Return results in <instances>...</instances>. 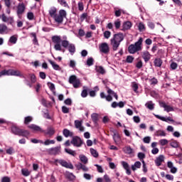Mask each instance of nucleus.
Returning <instances> with one entry per match:
<instances>
[{"label":"nucleus","instance_id":"nucleus-40","mask_svg":"<svg viewBox=\"0 0 182 182\" xmlns=\"http://www.w3.org/2000/svg\"><path fill=\"white\" fill-rule=\"evenodd\" d=\"M31 36L33 38V43H34V45H38V38H36V33H31Z\"/></svg>","mask_w":182,"mask_h":182},{"label":"nucleus","instance_id":"nucleus-54","mask_svg":"<svg viewBox=\"0 0 182 182\" xmlns=\"http://www.w3.org/2000/svg\"><path fill=\"white\" fill-rule=\"evenodd\" d=\"M61 109H62V112H63L65 114L69 113V108H68V107H66V106H63Z\"/></svg>","mask_w":182,"mask_h":182},{"label":"nucleus","instance_id":"nucleus-58","mask_svg":"<svg viewBox=\"0 0 182 182\" xmlns=\"http://www.w3.org/2000/svg\"><path fill=\"white\" fill-rule=\"evenodd\" d=\"M31 143H33L34 144H36L38 143H41L42 144H43V141L36 139H31Z\"/></svg>","mask_w":182,"mask_h":182},{"label":"nucleus","instance_id":"nucleus-30","mask_svg":"<svg viewBox=\"0 0 182 182\" xmlns=\"http://www.w3.org/2000/svg\"><path fill=\"white\" fill-rule=\"evenodd\" d=\"M90 151L92 156H94L95 159H97V157H99V153L97 152V151H96V149L90 148Z\"/></svg>","mask_w":182,"mask_h":182},{"label":"nucleus","instance_id":"nucleus-8","mask_svg":"<svg viewBox=\"0 0 182 182\" xmlns=\"http://www.w3.org/2000/svg\"><path fill=\"white\" fill-rule=\"evenodd\" d=\"M69 83L73 85L75 89L80 87V79L77 78L76 75H71L69 77Z\"/></svg>","mask_w":182,"mask_h":182},{"label":"nucleus","instance_id":"nucleus-22","mask_svg":"<svg viewBox=\"0 0 182 182\" xmlns=\"http://www.w3.org/2000/svg\"><path fill=\"white\" fill-rule=\"evenodd\" d=\"M154 65L156 68H161V65H163V60H161V58H155L154 60Z\"/></svg>","mask_w":182,"mask_h":182},{"label":"nucleus","instance_id":"nucleus-49","mask_svg":"<svg viewBox=\"0 0 182 182\" xmlns=\"http://www.w3.org/2000/svg\"><path fill=\"white\" fill-rule=\"evenodd\" d=\"M159 143H160L161 146H166V144H168V140L161 139V140H159Z\"/></svg>","mask_w":182,"mask_h":182},{"label":"nucleus","instance_id":"nucleus-52","mask_svg":"<svg viewBox=\"0 0 182 182\" xmlns=\"http://www.w3.org/2000/svg\"><path fill=\"white\" fill-rule=\"evenodd\" d=\"M21 173L23 176H25V177H28V176H29L30 174L29 171H28V169H22Z\"/></svg>","mask_w":182,"mask_h":182},{"label":"nucleus","instance_id":"nucleus-31","mask_svg":"<svg viewBox=\"0 0 182 182\" xmlns=\"http://www.w3.org/2000/svg\"><path fill=\"white\" fill-rule=\"evenodd\" d=\"M65 153H68V154H70V156H73L75 157L76 156V151L70 149H65Z\"/></svg>","mask_w":182,"mask_h":182},{"label":"nucleus","instance_id":"nucleus-32","mask_svg":"<svg viewBox=\"0 0 182 182\" xmlns=\"http://www.w3.org/2000/svg\"><path fill=\"white\" fill-rule=\"evenodd\" d=\"M31 83H36V75L33 73L28 74Z\"/></svg>","mask_w":182,"mask_h":182},{"label":"nucleus","instance_id":"nucleus-3","mask_svg":"<svg viewBox=\"0 0 182 182\" xmlns=\"http://www.w3.org/2000/svg\"><path fill=\"white\" fill-rule=\"evenodd\" d=\"M123 39H124V36L122 33L113 36V38L110 40V45L112 47V50L116 51L119 49L120 43H122Z\"/></svg>","mask_w":182,"mask_h":182},{"label":"nucleus","instance_id":"nucleus-4","mask_svg":"<svg viewBox=\"0 0 182 182\" xmlns=\"http://www.w3.org/2000/svg\"><path fill=\"white\" fill-rule=\"evenodd\" d=\"M1 76H18V77L25 78V75L21 73V71H19L18 70H14V69L1 70L0 72V77Z\"/></svg>","mask_w":182,"mask_h":182},{"label":"nucleus","instance_id":"nucleus-6","mask_svg":"<svg viewBox=\"0 0 182 182\" xmlns=\"http://www.w3.org/2000/svg\"><path fill=\"white\" fill-rule=\"evenodd\" d=\"M11 132L14 134H16V136H21L22 137H26V139H28V136L31 134L29 131L21 129L18 127H15V126L11 127Z\"/></svg>","mask_w":182,"mask_h":182},{"label":"nucleus","instance_id":"nucleus-53","mask_svg":"<svg viewBox=\"0 0 182 182\" xmlns=\"http://www.w3.org/2000/svg\"><path fill=\"white\" fill-rule=\"evenodd\" d=\"M82 97H87V89H83L81 92Z\"/></svg>","mask_w":182,"mask_h":182},{"label":"nucleus","instance_id":"nucleus-33","mask_svg":"<svg viewBox=\"0 0 182 182\" xmlns=\"http://www.w3.org/2000/svg\"><path fill=\"white\" fill-rule=\"evenodd\" d=\"M27 19H28V21H33V19H35V15L32 11L27 13Z\"/></svg>","mask_w":182,"mask_h":182},{"label":"nucleus","instance_id":"nucleus-55","mask_svg":"<svg viewBox=\"0 0 182 182\" xmlns=\"http://www.w3.org/2000/svg\"><path fill=\"white\" fill-rule=\"evenodd\" d=\"M151 82V85H157L159 83V80L156 77H153L152 79L149 80Z\"/></svg>","mask_w":182,"mask_h":182},{"label":"nucleus","instance_id":"nucleus-36","mask_svg":"<svg viewBox=\"0 0 182 182\" xmlns=\"http://www.w3.org/2000/svg\"><path fill=\"white\" fill-rule=\"evenodd\" d=\"M32 120H33V118H32V117L31 116L26 117L24 118V124H29V123H31Z\"/></svg>","mask_w":182,"mask_h":182},{"label":"nucleus","instance_id":"nucleus-60","mask_svg":"<svg viewBox=\"0 0 182 182\" xmlns=\"http://www.w3.org/2000/svg\"><path fill=\"white\" fill-rule=\"evenodd\" d=\"M114 23L116 29H119L120 28V25H121L120 20H117L116 21H114Z\"/></svg>","mask_w":182,"mask_h":182},{"label":"nucleus","instance_id":"nucleus-59","mask_svg":"<svg viewBox=\"0 0 182 182\" xmlns=\"http://www.w3.org/2000/svg\"><path fill=\"white\" fill-rule=\"evenodd\" d=\"M178 65L176 63H172L171 64V69H172V70H176V69H177Z\"/></svg>","mask_w":182,"mask_h":182},{"label":"nucleus","instance_id":"nucleus-24","mask_svg":"<svg viewBox=\"0 0 182 182\" xmlns=\"http://www.w3.org/2000/svg\"><path fill=\"white\" fill-rule=\"evenodd\" d=\"M63 134L64 136L65 137H73V132H70L69 129H64L63 130Z\"/></svg>","mask_w":182,"mask_h":182},{"label":"nucleus","instance_id":"nucleus-39","mask_svg":"<svg viewBox=\"0 0 182 182\" xmlns=\"http://www.w3.org/2000/svg\"><path fill=\"white\" fill-rule=\"evenodd\" d=\"M95 63V60L93 58L90 57L87 58V66H93V64Z\"/></svg>","mask_w":182,"mask_h":182},{"label":"nucleus","instance_id":"nucleus-26","mask_svg":"<svg viewBox=\"0 0 182 182\" xmlns=\"http://www.w3.org/2000/svg\"><path fill=\"white\" fill-rule=\"evenodd\" d=\"M155 135L157 136V137H166V134L164 130H158L155 132Z\"/></svg>","mask_w":182,"mask_h":182},{"label":"nucleus","instance_id":"nucleus-11","mask_svg":"<svg viewBox=\"0 0 182 182\" xmlns=\"http://www.w3.org/2000/svg\"><path fill=\"white\" fill-rule=\"evenodd\" d=\"M61 149L62 148L60 146L50 148L48 150V153L50 154V156H59V154L61 153Z\"/></svg>","mask_w":182,"mask_h":182},{"label":"nucleus","instance_id":"nucleus-35","mask_svg":"<svg viewBox=\"0 0 182 182\" xmlns=\"http://www.w3.org/2000/svg\"><path fill=\"white\" fill-rule=\"evenodd\" d=\"M9 42H10V43H13L14 45H15V43L18 42V38H16V36H12L10 37Z\"/></svg>","mask_w":182,"mask_h":182},{"label":"nucleus","instance_id":"nucleus-57","mask_svg":"<svg viewBox=\"0 0 182 182\" xmlns=\"http://www.w3.org/2000/svg\"><path fill=\"white\" fill-rule=\"evenodd\" d=\"M23 79H24V82L26 84L27 86H28L29 87H32V82L28 81V79H26V77H23Z\"/></svg>","mask_w":182,"mask_h":182},{"label":"nucleus","instance_id":"nucleus-1","mask_svg":"<svg viewBox=\"0 0 182 182\" xmlns=\"http://www.w3.org/2000/svg\"><path fill=\"white\" fill-rule=\"evenodd\" d=\"M51 41L53 43L55 44L54 49L55 50H62L63 46V48H65V49L68 48V51L72 55H73V53L76 52V47L75 46V44L69 43V41H68V37L66 36H64L63 37V40L60 36H53L51 38Z\"/></svg>","mask_w":182,"mask_h":182},{"label":"nucleus","instance_id":"nucleus-10","mask_svg":"<svg viewBox=\"0 0 182 182\" xmlns=\"http://www.w3.org/2000/svg\"><path fill=\"white\" fill-rule=\"evenodd\" d=\"M70 144L74 146V147H82L83 144V140L77 136H73Z\"/></svg>","mask_w":182,"mask_h":182},{"label":"nucleus","instance_id":"nucleus-20","mask_svg":"<svg viewBox=\"0 0 182 182\" xmlns=\"http://www.w3.org/2000/svg\"><path fill=\"white\" fill-rule=\"evenodd\" d=\"M75 126L76 129H78L80 130V132H85V127H82V122L79 120H75Z\"/></svg>","mask_w":182,"mask_h":182},{"label":"nucleus","instance_id":"nucleus-42","mask_svg":"<svg viewBox=\"0 0 182 182\" xmlns=\"http://www.w3.org/2000/svg\"><path fill=\"white\" fill-rule=\"evenodd\" d=\"M43 144L45 146H49V144H55V140L46 139Z\"/></svg>","mask_w":182,"mask_h":182},{"label":"nucleus","instance_id":"nucleus-62","mask_svg":"<svg viewBox=\"0 0 182 182\" xmlns=\"http://www.w3.org/2000/svg\"><path fill=\"white\" fill-rule=\"evenodd\" d=\"M1 182H11V178L8 176H4L1 179Z\"/></svg>","mask_w":182,"mask_h":182},{"label":"nucleus","instance_id":"nucleus-16","mask_svg":"<svg viewBox=\"0 0 182 182\" xmlns=\"http://www.w3.org/2000/svg\"><path fill=\"white\" fill-rule=\"evenodd\" d=\"M122 166L124 167V170H126V173L128 176L132 174V171L130 170V166L126 161H122Z\"/></svg>","mask_w":182,"mask_h":182},{"label":"nucleus","instance_id":"nucleus-44","mask_svg":"<svg viewBox=\"0 0 182 182\" xmlns=\"http://www.w3.org/2000/svg\"><path fill=\"white\" fill-rule=\"evenodd\" d=\"M113 139L115 143H119V141H120V136H119V134L114 133L113 135Z\"/></svg>","mask_w":182,"mask_h":182},{"label":"nucleus","instance_id":"nucleus-21","mask_svg":"<svg viewBox=\"0 0 182 182\" xmlns=\"http://www.w3.org/2000/svg\"><path fill=\"white\" fill-rule=\"evenodd\" d=\"M130 28H132V22L126 21V22H124V23L122 25V31H129V29H130Z\"/></svg>","mask_w":182,"mask_h":182},{"label":"nucleus","instance_id":"nucleus-61","mask_svg":"<svg viewBox=\"0 0 182 182\" xmlns=\"http://www.w3.org/2000/svg\"><path fill=\"white\" fill-rule=\"evenodd\" d=\"M6 153L7 154H14V148L10 147L9 149H6Z\"/></svg>","mask_w":182,"mask_h":182},{"label":"nucleus","instance_id":"nucleus-23","mask_svg":"<svg viewBox=\"0 0 182 182\" xmlns=\"http://www.w3.org/2000/svg\"><path fill=\"white\" fill-rule=\"evenodd\" d=\"M8 33V26L5 24H0V35Z\"/></svg>","mask_w":182,"mask_h":182},{"label":"nucleus","instance_id":"nucleus-41","mask_svg":"<svg viewBox=\"0 0 182 182\" xmlns=\"http://www.w3.org/2000/svg\"><path fill=\"white\" fill-rule=\"evenodd\" d=\"M97 72L98 73H100L101 75H105V73H106V71L105 70V68H103L102 66H98L97 68Z\"/></svg>","mask_w":182,"mask_h":182},{"label":"nucleus","instance_id":"nucleus-37","mask_svg":"<svg viewBox=\"0 0 182 182\" xmlns=\"http://www.w3.org/2000/svg\"><path fill=\"white\" fill-rule=\"evenodd\" d=\"M124 151L127 154H132V153H133V149H132L130 146H127L124 148Z\"/></svg>","mask_w":182,"mask_h":182},{"label":"nucleus","instance_id":"nucleus-51","mask_svg":"<svg viewBox=\"0 0 182 182\" xmlns=\"http://www.w3.org/2000/svg\"><path fill=\"white\" fill-rule=\"evenodd\" d=\"M136 68L137 69H141V68H143V61H138L137 63L136 64Z\"/></svg>","mask_w":182,"mask_h":182},{"label":"nucleus","instance_id":"nucleus-25","mask_svg":"<svg viewBox=\"0 0 182 182\" xmlns=\"http://www.w3.org/2000/svg\"><path fill=\"white\" fill-rule=\"evenodd\" d=\"M140 167H141V162L138 161L132 166V170L133 171H136V168H140Z\"/></svg>","mask_w":182,"mask_h":182},{"label":"nucleus","instance_id":"nucleus-15","mask_svg":"<svg viewBox=\"0 0 182 182\" xmlns=\"http://www.w3.org/2000/svg\"><path fill=\"white\" fill-rule=\"evenodd\" d=\"M55 128L49 127L46 130H43L42 133H44L47 136H53L55 134Z\"/></svg>","mask_w":182,"mask_h":182},{"label":"nucleus","instance_id":"nucleus-50","mask_svg":"<svg viewBox=\"0 0 182 182\" xmlns=\"http://www.w3.org/2000/svg\"><path fill=\"white\" fill-rule=\"evenodd\" d=\"M151 141V138L150 136H145L143 139L144 143H146V144H149V143H150Z\"/></svg>","mask_w":182,"mask_h":182},{"label":"nucleus","instance_id":"nucleus-45","mask_svg":"<svg viewBox=\"0 0 182 182\" xmlns=\"http://www.w3.org/2000/svg\"><path fill=\"white\" fill-rule=\"evenodd\" d=\"M138 158L139 159V160H141V161H143V160L146 159V154H144V153L143 152H139L138 153Z\"/></svg>","mask_w":182,"mask_h":182},{"label":"nucleus","instance_id":"nucleus-18","mask_svg":"<svg viewBox=\"0 0 182 182\" xmlns=\"http://www.w3.org/2000/svg\"><path fill=\"white\" fill-rule=\"evenodd\" d=\"M163 161H164V156L159 155L155 159L156 166H157L158 167H160V166H161V163H163Z\"/></svg>","mask_w":182,"mask_h":182},{"label":"nucleus","instance_id":"nucleus-38","mask_svg":"<svg viewBox=\"0 0 182 182\" xmlns=\"http://www.w3.org/2000/svg\"><path fill=\"white\" fill-rule=\"evenodd\" d=\"M58 2L62 6H64V8H69V5L65 0H58Z\"/></svg>","mask_w":182,"mask_h":182},{"label":"nucleus","instance_id":"nucleus-2","mask_svg":"<svg viewBox=\"0 0 182 182\" xmlns=\"http://www.w3.org/2000/svg\"><path fill=\"white\" fill-rule=\"evenodd\" d=\"M48 12L50 16H51V18L54 19L55 22L58 24L63 23V19H65L68 15L66 11L63 9H60L58 14H56L58 9L55 7H51Z\"/></svg>","mask_w":182,"mask_h":182},{"label":"nucleus","instance_id":"nucleus-19","mask_svg":"<svg viewBox=\"0 0 182 182\" xmlns=\"http://www.w3.org/2000/svg\"><path fill=\"white\" fill-rule=\"evenodd\" d=\"M155 117H156V119H159V120H161L162 122H174V120H173L171 119V117H168L167 118L164 117H161L159 114H154Z\"/></svg>","mask_w":182,"mask_h":182},{"label":"nucleus","instance_id":"nucleus-12","mask_svg":"<svg viewBox=\"0 0 182 182\" xmlns=\"http://www.w3.org/2000/svg\"><path fill=\"white\" fill-rule=\"evenodd\" d=\"M25 9H26V6H25V4L19 3L17 6V11H16V14H17L18 16H20L21 15L24 14Z\"/></svg>","mask_w":182,"mask_h":182},{"label":"nucleus","instance_id":"nucleus-7","mask_svg":"<svg viewBox=\"0 0 182 182\" xmlns=\"http://www.w3.org/2000/svg\"><path fill=\"white\" fill-rule=\"evenodd\" d=\"M58 163H59L62 167L73 170V164H72V163H68V161H65L64 159H55L54 164L58 166Z\"/></svg>","mask_w":182,"mask_h":182},{"label":"nucleus","instance_id":"nucleus-56","mask_svg":"<svg viewBox=\"0 0 182 182\" xmlns=\"http://www.w3.org/2000/svg\"><path fill=\"white\" fill-rule=\"evenodd\" d=\"M65 105L67 106H72V100L70 98H68L64 101Z\"/></svg>","mask_w":182,"mask_h":182},{"label":"nucleus","instance_id":"nucleus-28","mask_svg":"<svg viewBox=\"0 0 182 182\" xmlns=\"http://www.w3.org/2000/svg\"><path fill=\"white\" fill-rule=\"evenodd\" d=\"M80 160L81 161V163L84 164H87L89 159H87V157H86V156L85 155H80L79 156Z\"/></svg>","mask_w":182,"mask_h":182},{"label":"nucleus","instance_id":"nucleus-43","mask_svg":"<svg viewBox=\"0 0 182 182\" xmlns=\"http://www.w3.org/2000/svg\"><path fill=\"white\" fill-rule=\"evenodd\" d=\"M133 60H134V57L132 55H128L126 59L127 63H133Z\"/></svg>","mask_w":182,"mask_h":182},{"label":"nucleus","instance_id":"nucleus-29","mask_svg":"<svg viewBox=\"0 0 182 182\" xmlns=\"http://www.w3.org/2000/svg\"><path fill=\"white\" fill-rule=\"evenodd\" d=\"M91 119L92 122L95 123V124H97V122L99 121V116L97 113H93L91 115Z\"/></svg>","mask_w":182,"mask_h":182},{"label":"nucleus","instance_id":"nucleus-48","mask_svg":"<svg viewBox=\"0 0 182 182\" xmlns=\"http://www.w3.org/2000/svg\"><path fill=\"white\" fill-rule=\"evenodd\" d=\"M111 35H112V33L109 31H106L104 32V38H105V39H109Z\"/></svg>","mask_w":182,"mask_h":182},{"label":"nucleus","instance_id":"nucleus-14","mask_svg":"<svg viewBox=\"0 0 182 182\" xmlns=\"http://www.w3.org/2000/svg\"><path fill=\"white\" fill-rule=\"evenodd\" d=\"M142 58L144 59L145 63H147L150 59H151V54L147 50L142 53Z\"/></svg>","mask_w":182,"mask_h":182},{"label":"nucleus","instance_id":"nucleus-47","mask_svg":"<svg viewBox=\"0 0 182 182\" xmlns=\"http://www.w3.org/2000/svg\"><path fill=\"white\" fill-rule=\"evenodd\" d=\"M132 89L135 93H137V90H139V85L136 82L132 83Z\"/></svg>","mask_w":182,"mask_h":182},{"label":"nucleus","instance_id":"nucleus-5","mask_svg":"<svg viewBox=\"0 0 182 182\" xmlns=\"http://www.w3.org/2000/svg\"><path fill=\"white\" fill-rule=\"evenodd\" d=\"M141 43H143V38H139V41L136 42L134 44H131L128 47V52L129 53H136V52H139L141 50Z\"/></svg>","mask_w":182,"mask_h":182},{"label":"nucleus","instance_id":"nucleus-13","mask_svg":"<svg viewBox=\"0 0 182 182\" xmlns=\"http://www.w3.org/2000/svg\"><path fill=\"white\" fill-rule=\"evenodd\" d=\"M159 105L161 107H164V111L167 112V113L174 112V108L170 105H167V104H166L164 102H159Z\"/></svg>","mask_w":182,"mask_h":182},{"label":"nucleus","instance_id":"nucleus-64","mask_svg":"<svg viewBox=\"0 0 182 182\" xmlns=\"http://www.w3.org/2000/svg\"><path fill=\"white\" fill-rule=\"evenodd\" d=\"M104 180L105 182H112V179L107 175L104 176Z\"/></svg>","mask_w":182,"mask_h":182},{"label":"nucleus","instance_id":"nucleus-17","mask_svg":"<svg viewBox=\"0 0 182 182\" xmlns=\"http://www.w3.org/2000/svg\"><path fill=\"white\" fill-rule=\"evenodd\" d=\"M28 129L33 130V132H40V133H42L43 132V129H42L41 127L33 124L29 125Z\"/></svg>","mask_w":182,"mask_h":182},{"label":"nucleus","instance_id":"nucleus-34","mask_svg":"<svg viewBox=\"0 0 182 182\" xmlns=\"http://www.w3.org/2000/svg\"><path fill=\"white\" fill-rule=\"evenodd\" d=\"M145 106L147 109H149V110H154V104H153L151 101L146 103Z\"/></svg>","mask_w":182,"mask_h":182},{"label":"nucleus","instance_id":"nucleus-9","mask_svg":"<svg viewBox=\"0 0 182 182\" xmlns=\"http://www.w3.org/2000/svg\"><path fill=\"white\" fill-rule=\"evenodd\" d=\"M99 50L100 53L109 55V53H110V47L107 43H102L99 45Z\"/></svg>","mask_w":182,"mask_h":182},{"label":"nucleus","instance_id":"nucleus-27","mask_svg":"<svg viewBox=\"0 0 182 182\" xmlns=\"http://www.w3.org/2000/svg\"><path fill=\"white\" fill-rule=\"evenodd\" d=\"M48 62L51 64L53 69H54V70H60V67L59 66V65L56 64L52 60H49Z\"/></svg>","mask_w":182,"mask_h":182},{"label":"nucleus","instance_id":"nucleus-63","mask_svg":"<svg viewBox=\"0 0 182 182\" xmlns=\"http://www.w3.org/2000/svg\"><path fill=\"white\" fill-rule=\"evenodd\" d=\"M4 4L6 7L11 8V0H4Z\"/></svg>","mask_w":182,"mask_h":182},{"label":"nucleus","instance_id":"nucleus-46","mask_svg":"<svg viewBox=\"0 0 182 182\" xmlns=\"http://www.w3.org/2000/svg\"><path fill=\"white\" fill-rule=\"evenodd\" d=\"M170 146H171L173 149H177L178 147V142L177 141H173L170 143Z\"/></svg>","mask_w":182,"mask_h":182}]
</instances>
